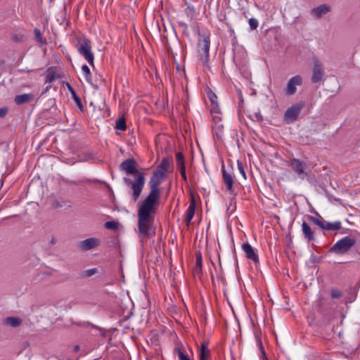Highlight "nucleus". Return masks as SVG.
Returning <instances> with one entry per match:
<instances>
[{
	"label": "nucleus",
	"mask_w": 360,
	"mask_h": 360,
	"mask_svg": "<svg viewBox=\"0 0 360 360\" xmlns=\"http://www.w3.org/2000/svg\"><path fill=\"white\" fill-rule=\"evenodd\" d=\"M210 39L204 37L198 43L199 60L203 66H207L209 60Z\"/></svg>",
	"instance_id": "obj_7"
},
{
	"label": "nucleus",
	"mask_w": 360,
	"mask_h": 360,
	"mask_svg": "<svg viewBox=\"0 0 360 360\" xmlns=\"http://www.w3.org/2000/svg\"><path fill=\"white\" fill-rule=\"evenodd\" d=\"M304 103L300 102L288 108L284 115L285 120L287 121V122H292L295 121L297 118L301 110L304 108Z\"/></svg>",
	"instance_id": "obj_10"
},
{
	"label": "nucleus",
	"mask_w": 360,
	"mask_h": 360,
	"mask_svg": "<svg viewBox=\"0 0 360 360\" xmlns=\"http://www.w3.org/2000/svg\"><path fill=\"white\" fill-rule=\"evenodd\" d=\"M356 240L354 236H347L338 240L330 249L329 252L337 255H344L349 252L352 248L356 244Z\"/></svg>",
	"instance_id": "obj_4"
},
{
	"label": "nucleus",
	"mask_w": 360,
	"mask_h": 360,
	"mask_svg": "<svg viewBox=\"0 0 360 360\" xmlns=\"http://www.w3.org/2000/svg\"><path fill=\"white\" fill-rule=\"evenodd\" d=\"M210 356V352H200L199 360H207Z\"/></svg>",
	"instance_id": "obj_39"
},
{
	"label": "nucleus",
	"mask_w": 360,
	"mask_h": 360,
	"mask_svg": "<svg viewBox=\"0 0 360 360\" xmlns=\"http://www.w3.org/2000/svg\"><path fill=\"white\" fill-rule=\"evenodd\" d=\"M242 250L247 259L252 260L255 263H259L258 255L255 252L254 248L249 243H245L242 245Z\"/></svg>",
	"instance_id": "obj_15"
},
{
	"label": "nucleus",
	"mask_w": 360,
	"mask_h": 360,
	"mask_svg": "<svg viewBox=\"0 0 360 360\" xmlns=\"http://www.w3.org/2000/svg\"><path fill=\"white\" fill-rule=\"evenodd\" d=\"M123 313H126V315H128V316H130V315H133V313L131 311V309H128L127 311H123Z\"/></svg>",
	"instance_id": "obj_49"
},
{
	"label": "nucleus",
	"mask_w": 360,
	"mask_h": 360,
	"mask_svg": "<svg viewBox=\"0 0 360 360\" xmlns=\"http://www.w3.org/2000/svg\"><path fill=\"white\" fill-rule=\"evenodd\" d=\"M249 318H250V321H251V323H252V325H254V326H255V325L256 324V323H257V320L254 319L252 318V316H249Z\"/></svg>",
	"instance_id": "obj_50"
},
{
	"label": "nucleus",
	"mask_w": 360,
	"mask_h": 360,
	"mask_svg": "<svg viewBox=\"0 0 360 360\" xmlns=\"http://www.w3.org/2000/svg\"><path fill=\"white\" fill-rule=\"evenodd\" d=\"M195 202L194 198L192 196L191 202V203L186 210V223L187 225L190 224L191 221L192 220V219L193 218V216L195 214Z\"/></svg>",
	"instance_id": "obj_19"
},
{
	"label": "nucleus",
	"mask_w": 360,
	"mask_h": 360,
	"mask_svg": "<svg viewBox=\"0 0 360 360\" xmlns=\"http://www.w3.org/2000/svg\"><path fill=\"white\" fill-rule=\"evenodd\" d=\"M65 182L66 183H70V184H78L79 182H77L75 181H72V180H69V179H65L64 180Z\"/></svg>",
	"instance_id": "obj_47"
},
{
	"label": "nucleus",
	"mask_w": 360,
	"mask_h": 360,
	"mask_svg": "<svg viewBox=\"0 0 360 360\" xmlns=\"http://www.w3.org/2000/svg\"><path fill=\"white\" fill-rule=\"evenodd\" d=\"M105 227L108 229L116 230L118 229V223L113 221H107L105 224Z\"/></svg>",
	"instance_id": "obj_35"
},
{
	"label": "nucleus",
	"mask_w": 360,
	"mask_h": 360,
	"mask_svg": "<svg viewBox=\"0 0 360 360\" xmlns=\"http://www.w3.org/2000/svg\"><path fill=\"white\" fill-rule=\"evenodd\" d=\"M316 214L319 217H315L311 215L307 216V219L309 221L317 225L321 229L326 231H339L342 228V223L340 221H336L333 222H329L323 219V217L316 212Z\"/></svg>",
	"instance_id": "obj_5"
},
{
	"label": "nucleus",
	"mask_w": 360,
	"mask_h": 360,
	"mask_svg": "<svg viewBox=\"0 0 360 360\" xmlns=\"http://www.w3.org/2000/svg\"><path fill=\"white\" fill-rule=\"evenodd\" d=\"M166 174L160 170L155 169L148 182L150 192L143 200L148 202L159 205L160 198V190L159 186L164 181Z\"/></svg>",
	"instance_id": "obj_2"
},
{
	"label": "nucleus",
	"mask_w": 360,
	"mask_h": 360,
	"mask_svg": "<svg viewBox=\"0 0 360 360\" xmlns=\"http://www.w3.org/2000/svg\"><path fill=\"white\" fill-rule=\"evenodd\" d=\"M22 319L18 316H7L2 321V324L13 328H16L21 325Z\"/></svg>",
	"instance_id": "obj_18"
},
{
	"label": "nucleus",
	"mask_w": 360,
	"mask_h": 360,
	"mask_svg": "<svg viewBox=\"0 0 360 360\" xmlns=\"http://www.w3.org/2000/svg\"><path fill=\"white\" fill-rule=\"evenodd\" d=\"M237 165H238V169L240 174L243 176L244 179H246L247 177H246V174H245V172L244 169L243 164L241 162L238 160Z\"/></svg>",
	"instance_id": "obj_38"
},
{
	"label": "nucleus",
	"mask_w": 360,
	"mask_h": 360,
	"mask_svg": "<svg viewBox=\"0 0 360 360\" xmlns=\"http://www.w3.org/2000/svg\"><path fill=\"white\" fill-rule=\"evenodd\" d=\"M99 240L96 238H89L78 243V248L82 251H87L99 245Z\"/></svg>",
	"instance_id": "obj_14"
},
{
	"label": "nucleus",
	"mask_w": 360,
	"mask_h": 360,
	"mask_svg": "<svg viewBox=\"0 0 360 360\" xmlns=\"http://www.w3.org/2000/svg\"><path fill=\"white\" fill-rule=\"evenodd\" d=\"M71 95H72L73 100L75 101L77 105L79 108V110L81 111H83V105H82V101H81L80 98L77 95L76 92L73 93Z\"/></svg>",
	"instance_id": "obj_34"
},
{
	"label": "nucleus",
	"mask_w": 360,
	"mask_h": 360,
	"mask_svg": "<svg viewBox=\"0 0 360 360\" xmlns=\"http://www.w3.org/2000/svg\"><path fill=\"white\" fill-rule=\"evenodd\" d=\"M34 34H35V37H36L38 42L42 43V37H41V32L39 29L34 30Z\"/></svg>",
	"instance_id": "obj_43"
},
{
	"label": "nucleus",
	"mask_w": 360,
	"mask_h": 360,
	"mask_svg": "<svg viewBox=\"0 0 360 360\" xmlns=\"http://www.w3.org/2000/svg\"><path fill=\"white\" fill-rule=\"evenodd\" d=\"M288 166L291 169L297 174L298 177L301 179H304L308 177V174L306 172L307 165L305 162L301 161L297 158H292L290 160Z\"/></svg>",
	"instance_id": "obj_9"
},
{
	"label": "nucleus",
	"mask_w": 360,
	"mask_h": 360,
	"mask_svg": "<svg viewBox=\"0 0 360 360\" xmlns=\"http://www.w3.org/2000/svg\"><path fill=\"white\" fill-rule=\"evenodd\" d=\"M202 266V256L200 252L196 254L195 269L196 271H201Z\"/></svg>",
	"instance_id": "obj_30"
},
{
	"label": "nucleus",
	"mask_w": 360,
	"mask_h": 360,
	"mask_svg": "<svg viewBox=\"0 0 360 360\" xmlns=\"http://www.w3.org/2000/svg\"><path fill=\"white\" fill-rule=\"evenodd\" d=\"M356 296H357V292L354 290L353 293L349 294V295L347 298L346 302L351 303V302H354L356 300Z\"/></svg>",
	"instance_id": "obj_40"
},
{
	"label": "nucleus",
	"mask_w": 360,
	"mask_h": 360,
	"mask_svg": "<svg viewBox=\"0 0 360 360\" xmlns=\"http://www.w3.org/2000/svg\"><path fill=\"white\" fill-rule=\"evenodd\" d=\"M302 231L307 241H314L315 240L314 232L306 221H303L302 224Z\"/></svg>",
	"instance_id": "obj_17"
},
{
	"label": "nucleus",
	"mask_w": 360,
	"mask_h": 360,
	"mask_svg": "<svg viewBox=\"0 0 360 360\" xmlns=\"http://www.w3.org/2000/svg\"><path fill=\"white\" fill-rule=\"evenodd\" d=\"M255 338L256 340V344L258 346L260 352L264 354V348L262 345V338H261V332L258 330L255 331Z\"/></svg>",
	"instance_id": "obj_24"
},
{
	"label": "nucleus",
	"mask_w": 360,
	"mask_h": 360,
	"mask_svg": "<svg viewBox=\"0 0 360 360\" xmlns=\"http://www.w3.org/2000/svg\"><path fill=\"white\" fill-rule=\"evenodd\" d=\"M8 109L6 107L0 108V118H2L6 115Z\"/></svg>",
	"instance_id": "obj_44"
},
{
	"label": "nucleus",
	"mask_w": 360,
	"mask_h": 360,
	"mask_svg": "<svg viewBox=\"0 0 360 360\" xmlns=\"http://www.w3.org/2000/svg\"><path fill=\"white\" fill-rule=\"evenodd\" d=\"M330 11L331 7L328 4H323L311 9L310 14L314 19L319 20L323 18Z\"/></svg>",
	"instance_id": "obj_13"
},
{
	"label": "nucleus",
	"mask_w": 360,
	"mask_h": 360,
	"mask_svg": "<svg viewBox=\"0 0 360 360\" xmlns=\"http://www.w3.org/2000/svg\"><path fill=\"white\" fill-rule=\"evenodd\" d=\"M222 129H223L222 124L216 125L214 127H213V134L218 139H221L222 136Z\"/></svg>",
	"instance_id": "obj_29"
},
{
	"label": "nucleus",
	"mask_w": 360,
	"mask_h": 360,
	"mask_svg": "<svg viewBox=\"0 0 360 360\" xmlns=\"http://www.w3.org/2000/svg\"><path fill=\"white\" fill-rule=\"evenodd\" d=\"M175 352L177 354L179 360H191L190 357L185 354L180 348H175Z\"/></svg>",
	"instance_id": "obj_32"
},
{
	"label": "nucleus",
	"mask_w": 360,
	"mask_h": 360,
	"mask_svg": "<svg viewBox=\"0 0 360 360\" xmlns=\"http://www.w3.org/2000/svg\"><path fill=\"white\" fill-rule=\"evenodd\" d=\"M178 168L180 170V173H181V177H182L183 180L185 182H187V176H186V166L181 167H178Z\"/></svg>",
	"instance_id": "obj_42"
},
{
	"label": "nucleus",
	"mask_w": 360,
	"mask_h": 360,
	"mask_svg": "<svg viewBox=\"0 0 360 360\" xmlns=\"http://www.w3.org/2000/svg\"><path fill=\"white\" fill-rule=\"evenodd\" d=\"M186 4L187 5V7L185 8V13L188 18H189L191 20H193L195 16V8L193 6L188 4L187 2H186Z\"/></svg>",
	"instance_id": "obj_25"
},
{
	"label": "nucleus",
	"mask_w": 360,
	"mask_h": 360,
	"mask_svg": "<svg viewBox=\"0 0 360 360\" xmlns=\"http://www.w3.org/2000/svg\"><path fill=\"white\" fill-rule=\"evenodd\" d=\"M159 205L142 201L138 209V229L141 237L151 238L155 232L153 229V217Z\"/></svg>",
	"instance_id": "obj_1"
},
{
	"label": "nucleus",
	"mask_w": 360,
	"mask_h": 360,
	"mask_svg": "<svg viewBox=\"0 0 360 360\" xmlns=\"http://www.w3.org/2000/svg\"><path fill=\"white\" fill-rule=\"evenodd\" d=\"M248 24L251 30H255L259 25L258 20L255 18H251L248 20Z\"/></svg>",
	"instance_id": "obj_33"
},
{
	"label": "nucleus",
	"mask_w": 360,
	"mask_h": 360,
	"mask_svg": "<svg viewBox=\"0 0 360 360\" xmlns=\"http://www.w3.org/2000/svg\"><path fill=\"white\" fill-rule=\"evenodd\" d=\"M51 86H46L45 89V92L48 91L49 90Z\"/></svg>",
	"instance_id": "obj_54"
},
{
	"label": "nucleus",
	"mask_w": 360,
	"mask_h": 360,
	"mask_svg": "<svg viewBox=\"0 0 360 360\" xmlns=\"http://www.w3.org/2000/svg\"><path fill=\"white\" fill-rule=\"evenodd\" d=\"M123 180L128 186V193L131 195L133 202H136L139 198L144 188L146 177L145 174L134 176V179L124 177Z\"/></svg>",
	"instance_id": "obj_3"
},
{
	"label": "nucleus",
	"mask_w": 360,
	"mask_h": 360,
	"mask_svg": "<svg viewBox=\"0 0 360 360\" xmlns=\"http://www.w3.org/2000/svg\"><path fill=\"white\" fill-rule=\"evenodd\" d=\"M120 167L121 170L124 171L129 174H134V176L144 174L143 172L136 169V161L134 159H127L124 160Z\"/></svg>",
	"instance_id": "obj_12"
},
{
	"label": "nucleus",
	"mask_w": 360,
	"mask_h": 360,
	"mask_svg": "<svg viewBox=\"0 0 360 360\" xmlns=\"http://www.w3.org/2000/svg\"><path fill=\"white\" fill-rule=\"evenodd\" d=\"M82 71L84 74L86 81L89 83H91V73L89 68L86 65H83L82 67Z\"/></svg>",
	"instance_id": "obj_26"
},
{
	"label": "nucleus",
	"mask_w": 360,
	"mask_h": 360,
	"mask_svg": "<svg viewBox=\"0 0 360 360\" xmlns=\"http://www.w3.org/2000/svg\"><path fill=\"white\" fill-rule=\"evenodd\" d=\"M79 348H80V347H79V345H75V347L73 348V351L74 352H77V351H79Z\"/></svg>",
	"instance_id": "obj_51"
},
{
	"label": "nucleus",
	"mask_w": 360,
	"mask_h": 360,
	"mask_svg": "<svg viewBox=\"0 0 360 360\" xmlns=\"http://www.w3.org/2000/svg\"><path fill=\"white\" fill-rule=\"evenodd\" d=\"M250 118L253 121L261 122L263 120V117L260 112H255L250 115Z\"/></svg>",
	"instance_id": "obj_37"
},
{
	"label": "nucleus",
	"mask_w": 360,
	"mask_h": 360,
	"mask_svg": "<svg viewBox=\"0 0 360 360\" xmlns=\"http://www.w3.org/2000/svg\"><path fill=\"white\" fill-rule=\"evenodd\" d=\"M176 157V165L178 167H184L185 165V161H184V157L182 153L177 152L175 154Z\"/></svg>",
	"instance_id": "obj_27"
},
{
	"label": "nucleus",
	"mask_w": 360,
	"mask_h": 360,
	"mask_svg": "<svg viewBox=\"0 0 360 360\" xmlns=\"http://www.w3.org/2000/svg\"><path fill=\"white\" fill-rule=\"evenodd\" d=\"M66 86H67L68 90L70 91L71 94H72L73 93L75 92V91L74 90L72 86L68 82H67Z\"/></svg>",
	"instance_id": "obj_45"
},
{
	"label": "nucleus",
	"mask_w": 360,
	"mask_h": 360,
	"mask_svg": "<svg viewBox=\"0 0 360 360\" xmlns=\"http://www.w3.org/2000/svg\"><path fill=\"white\" fill-rule=\"evenodd\" d=\"M208 98H210V101L211 104H212V108H211L212 113V114H214V113L219 114L220 113V109H219V106L218 105V103L217 101V96L214 93L210 92L208 94Z\"/></svg>",
	"instance_id": "obj_21"
},
{
	"label": "nucleus",
	"mask_w": 360,
	"mask_h": 360,
	"mask_svg": "<svg viewBox=\"0 0 360 360\" xmlns=\"http://www.w3.org/2000/svg\"><path fill=\"white\" fill-rule=\"evenodd\" d=\"M126 128H127V126H126L125 119L124 117L119 118L116 122L115 129L121 130V131H124L126 129Z\"/></svg>",
	"instance_id": "obj_28"
},
{
	"label": "nucleus",
	"mask_w": 360,
	"mask_h": 360,
	"mask_svg": "<svg viewBox=\"0 0 360 360\" xmlns=\"http://www.w3.org/2000/svg\"><path fill=\"white\" fill-rule=\"evenodd\" d=\"M56 79V74L51 70V68L48 69V74L46 75V83H51Z\"/></svg>",
	"instance_id": "obj_31"
},
{
	"label": "nucleus",
	"mask_w": 360,
	"mask_h": 360,
	"mask_svg": "<svg viewBox=\"0 0 360 360\" xmlns=\"http://www.w3.org/2000/svg\"><path fill=\"white\" fill-rule=\"evenodd\" d=\"M303 84V79L300 75H295L291 77L285 89V94L286 96H292L297 91V86H302Z\"/></svg>",
	"instance_id": "obj_11"
},
{
	"label": "nucleus",
	"mask_w": 360,
	"mask_h": 360,
	"mask_svg": "<svg viewBox=\"0 0 360 360\" xmlns=\"http://www.w3.org/2000/svg\"><path fill=\"white\" fill-rule=\"evenodd\" d=\"M179 25L181 27H184L185 29H186L188 27V25H186V23L185 22H179Z\"/></svg>",
	"instance_id": "obj_48"
},
{
	"label": "nucleus",
	"mask_w": 360,
	"mask_h": 360,
	"mask_svg": "<svg viewBox=\"0 0 360 360\" xmlns=\"http://www.w3.org/2000/svg\"><path fill=\"white\" fill-rule=\"evenodd\" d=\"M97 328H98V330H103L101 328H98V327H97Z\"/></svg>",
	"instance_id": "obj_55"
},
{
	"label": "nucleus",
	"mask_w": 360,
	"mask_h": 360,
	"mask_svg": "<svg viewBox=\"0 0 360 360\" xmlns=\"http://www.w3.org/2000/svg\"><path fill=\"white\" fill-rule=\"evenodd\" d=\"M222 176H223L224 182V184L226 186L227 190L229 191H230V193H233V176H232V175L231 174H229L226 171V169L224 168V165L222 166Z\"/></svg>",
	"instance_id": "obj_16"
},
{
	"label": "nucleus",
	"mask_w": 360,
	"mask_h": 360,
	"mask_svg": "<svg viewBox=\"0 0 360 360\" xmlns=\"http://www.w3.org/2000/svg\"><path fill=\"white\" fill-rule=\"evenodd\" d=\"M330 297L333 299L339 300L343 297V292L338 288L333 287L330 289Z\"/></svg>",
	"instance_id": "obj_23"
},
{
	"label": "nucleus",
	"mask_w": 360,
	"mask_h": 360,
	"mask_svg": "<svg viewBox=\"0 0 360 360\" xmlns=\"http://www.w3.org/2000/svg\"><path fill=\"white\" fill-rule=\"evenodd\" d=\"M208 341H203L201 344L200 352H210L208 349Z\"/></svg>",
	"instance_id": "obj_41"
},
{
	"label": "nucleus",
	"mask_w": 360,
	"mask_h": 360,
	"mask_svg": "<svg viewBox=\"0 0 360 360\" xmlns=\"http://www.w3.org/2000/svg\"><path fill=\"white\" fill-rule=\"evenodd\" d=\"M97 272H98V269L96 268L87 269L82 273V277H90Z\"/></svg>",
	"instance_id": "obj_36"
},
{
	"label": "nucleus",
	"mask_w": 360,
	"mask_h": 360,
	"mask_svg": "<svg viewBox=\"0 0 360 360\" xmlns=\"http://www.w3.org/2000/svg\"><path fill=\"white\" fill-rule=\"evenodd\" d=\"M34 98L32 94H24L15 96L14 101L17 105H22L30 102Z\"/></svg>",
	"instance_id": "obj_20"
},
{
	"label": "nucleus",
	"mask_w": 360,
	"mask_h": 360,
	"mask_svg": "<svg viewBox=\"0 0 360 360\" xmlns=\"http://www.w3.org/2000/svg\"><path fill=\"white\" fill-rule=\"evenodd\" d=\"M171 165L172 162L169 158H163L156 169L160 170V172H163L165 174L167 172H169Z\"/></svg>",
	"instance_id": "obj_22"
},
{
	"label": "nucleus",
	"mask_w": 360,
	"mask_h": 360,
	"mask_svg": "<svg viewBox=\"0 0 360 360\" xmlns=\"http://www.w3.org/2000/svg\"><path fill=\"white\" fill-rule=\"evenodd\" d=\"M214 120H220V117L219 116L216 115V116L214 117Z\"/></svg>",
	"instance_id": "obj_53"
},
{
	"label": "nucleus",
	"mask_w": 360,
	"mask_h": 360,
	"mask_svg": "<svg viewBox=\"0 0 360 360\" xmlns=\"http://www.w3.org/2000/svg\"><path fill=\"white\" fill-rule=\"evenodd\" d=\"M12 39L15 41H19L21 40V37H19L17 34H14L12 36Z\"/></svg>",
	"instance_id": "obj_46"
},
{
	"label": "nucleus",
	"mask_w": 360,
	"mask_h": 360,
	"mask_svg": "<svg viewBox=\"0 0 360 360\" xmlns=\"http://www.w3.org/2000/svg\"><path fill=\"white\" fill-rule=\"evenodd\" d=\"M77 51L81 54L89 65H94V56L91 51V41L84 38L77 44Z\"/></svg>",
	"instance_id": "obj_6"
},
{
	"label": "nucleus",
	"mask_w": 360,
	"mask_h": 360,
	"mask_svg": "<svg viewBox=\"0 0 360 360\" xmlns=\"http://www.w3.org/2000/svg\"><path fill=\"white\" fill-rule=\"evenodd\" d=\"M313 68L312 76L311 78L312 83H318L322 81L324 75V68L323 63L316 57L312 58Z\"/></svg>",
	"instance_id": "obj_8"
},
{
	"label": "nucleus",
	"mask_w": 360,
	"mask_h": 360,
	"mask_svg": "<svg viewBox=\"0 0 360 360\" xmlns=\"http://www.w3.org/2000/svg\"><path fill=\"white\" fill-rule=\"evenodd\" d=\"M50 243H51V245L56 244V238L54 237H52Z\"/></svg>",
	"instance_id": "obj_52"
}]
</instances>
